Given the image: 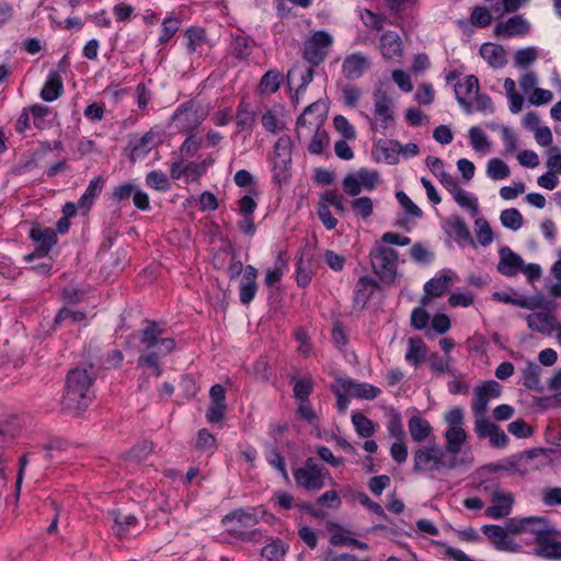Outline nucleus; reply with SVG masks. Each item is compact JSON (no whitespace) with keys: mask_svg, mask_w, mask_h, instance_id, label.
<instances>
[{"mask_svg":"<svg viewBox=\"0 0 561 561\" xmlns=\"http://www.w3.org/2000/svg\"><path fill=\"white\" fill-rule=\"evenodd\" d=\"M413 471L422 472H440L443 470H454L461 466H470L473 461L470 448L465 449L461 454H453L447 451L446 446L443 448L437 444L421 446L413 453Z\"/></svg>","mask_w":561,"mask_h":561,"instance_id":"f257e3e1","label":"nucleus"},{"mask_svg":"<svg viewBox=\"0 0 561 561\" xmlns=\"http://www.w3.org/2000/svg\"><path fill=\"white\" fill-rule=\"evenodd\" d=\"M528 23L520 15H515L505 22H499L494 27L495 36L513 37L524 35L528 31Z\"/></svg>","mask_w":561,"mask_h":561,"instance_id":"412c9836","label":"nucleus"},{"mask_svg":"<svg viewBox=\"0 0 561 561\" xmlns=\"http://www.w3.org/2000/svg\"><path fill=\"white\" fill-rule=\"evenodd\" d=\"M352 423L355 427L356 433L364 438L370 437L375 433V426L371 420H369L363 413L356 412L352 415Z\"/></svg>","mask_w":561,"mask_h":561,"instance_id":"ea45409f","label":"nucleus"},{"mask_svg":"<svg viewBox=\"0 0 561 561\" xmlns=\"http://www.w3.org/2000/svg\"><path fill=\"white\" fill-rule=\"evenodd\" d=\"M104 184V179L98 176L90 181L87 190L78 201V207L81 209H90L94 199L101 194Z\"/></svg>","mask_w":561,"mask_h":561,"instance_id":"2f4dec72","label":"nucleus"},{"mask_svg":"<svg viewBox=\"0 0 561 561\" xmlns=\"http://www.w3.org/2000/svg\"><path fill=\"white\" fill-rule=\"evenodd\" d=\"M280 79H282V75L278 71L268 70L261 78L260 85H259L261 92L268 93V94L275 93L279 89Z\"/></svg>","mask_w":561,"mask_h":561,"instance_id":"79ce46f5","label":"nucleus"},{"mask_svg":"<svg viewBox=\"0 0 561 561\" xmlns=\"http://www.w3.org/2000/svg\"><path fill=\"white\" fill-rule=\"evenodd\" d=\"M557 535L556 528L548 530V535L537 538L535 541L534 553L545 559H561V542L553 540Z\"/></svg>","mask_w":561,"mask_h":561,"instance_id":"2eb2a0df","label":"nucleus"},{"mask_svg":"<svg viewBox=\"0 0 561 561\" xmlns=\"http://www.w3.org/2000/svg\"><path fill=\"white\" fill-rule=\"evenodd\" d=\"M474 225L477 228L478 242L483 247L491 244L493 241V232L489 222L484 218H478Z\"/></svg>","mask_w":561,"mask_h":561,"instance_id":"3c124183","label":"nucleus"},{"mask_svg":"<svg viewBox=\"0 0 561 561\" xmlns=\"http://www.w3.org/2000/svg\"><path fill=\"white\" fill-rule=\"evenodd\" d=\"M540 371L541 368L537 364L529 363L523 370L524 387L529 390L541 392L543 388L540 383Z\"/></svg>","mask_w":561,"mask_h":561,"instance_id":"4c0bfd02","label":"nucleus"},{"mask_svg":"<svg viewBox=\"0 0 561 561\" xmlns=\"http://www.w3.org/2000/svg\"><path fill=\"white\" fill-rule=\"evenodd\" d=\"M445 421L448 424V428L444 434L447 451L453 454L463 453L465 450L462 449V447L467 440V433L462 427V410L460 408H455L450 410L445 415Z\"/></svg>","mask_w":561,"mask_h":561,"instance_id":"0eeeda50","label":"nucleus"},{"mask_svg":"<svg viewBox=\"0 0 561 561\" xmlns=\"http://www.w3.org/2000/svg\"><path fill=\"white\" fill-rule=\"evenodd\" d=\"M156 134L148 131L131 145L130 159L133 161L145 158L156 146Z\"/></svg>","mask_w":561,"mask_h":561,"instance_id":"cd10ccee","label":"nucleus"},{"mask_svg":"<svg viewBox=\"0 0 561 561\" xmlns=\"http://www.w3.org/2000/svg\"><path fill=\"white\" fill-rule=\"evenodd\" d=\"M507 431L518 438H526L533 434L531 427L523 419L510 423Z\"/></svg>","mask_w":561,"mask_h":561,"instance_id":"69168bd1","label":"nucleus"},{"mask_svg":"<svg viewBox=\"0 0 561 561\" xmlns=\"http://www.w3.org/2000/svg\"><path fill=\"white\" fill-rule=\"evenodd\" d=\"M502 386L495 380L484 381L473 391L472 411L473 414H485L491 399L501 396Z\"/></svg>","mask_w":561,"mask_h":561,"instance_id":"f8f14e48","label":"nucleus"},{"mask_svg":"<svg viewBox=\"0 0 561 561\" xmlns=\"http://www.w3.org/2000/svg\"><path fill=\"white\" fill-rule=\"evenodd\" d=\"M402 51V41L396 32L387 31L380 36V53L385 59L401 58Z\"/></svg>","mask_w":561,"mask_h":561,"instance_id":"5701e85b","label":"nucleus"},{"mask_svg":"<svg viewBox=\"0 0 561 561\" xmlns=\"http://www.w3.org/2000/svg\"><path fill=\"white\" fill-rule=\"evenodd\" d=\"M266 459L268 463L277 469L284 478H288L284 457L280 455L277 446L273 444H266Z\"/></svg>","mask_w":561,"mask_h":561,"instance_id":"49530a36","label":"nucleus"},{"mask_svg":"<svg viewBox=\"0 0 561 561\" xmlns=\"http://www.w3.org/2000/svg\"><path fill=\"white\" fill-rule=\"evenodd\" d=\"M107 516L113 520L112 530L117 538L126 537L129 534L130 529L136 527V525L138 524V519L136 518V516L130 514H124L118 510L110 511L107 513Z\"/></svg>","mask_w":561,"mask_h":561,"instance_id":"4be33fe9","label":"nucleus"},{"mask_svg":"<svg viewBox=\"0 0 561 561\" xmlns=\"http://www.w3.org/2000/svg\"><path fill=\"white\" fill-rule=\"evenodd\" d=\"M236 123L239 131L251 133L255 124V112L251 110L250 103L242 99L237 107Z\"/></svg>","mask_w":561,"mask_h":561,"instance_id":"a878e982","label":"nucleus"},{"mask_svg":"<svg viewBox=\"0 0 561 561\" xmlns=\"http://www.w3.org/2000/svg\"><path fill=\"white\" fill-rule=\"evenodd\" d=\"M335 129L346 139H355L356 131L343 115H336L333 119Z\"/></svg>","mask_w":561,"mask_h":561,"instance_id":"0e129e2a","label":"nucleus"},{"mask_svg":"<svg viewBox=\"0 0 561 561\" xmlns=\"http://www.w3.org/2000/svg\"><path fill=\"white\" fill-rule=\"evenodd\" d=\"M526 320L530 330L548 335L551 334L556 324L554 317L545 312L530 313L527 316Z\"/></svg>","mask_w":561,"mask_h":561,"instance_id":"393cba45","label":"nucleus"},{"mask_svg":"<svg viewBox=\"0 0 561 561\" xmlns=\"http://www.w3.org/2000/svg\"><path fill=\"white\" fill-rule=\"evenodd\" d=\"M136 187L137 185L131 182L119 184L113 188L112 197L117 203L128 201L133 196Z\"/></svg>","mask_w":561,"mask_h":561,"instance_id":"680f3d73","label":"nucleus"},{"mask_svg":"<svg viewBox=\"0 0 561 561\" xmlns=\"http://www.w3.org/2000/svg\"><path fill=\"white\" fill-rule=\"evenodd\" d=\"M179 26H180V21L178 19H175V18L164 19V21L162 22V30H161V35L159 37V42L161 44H165L167 42H169L173 37V35L178 32Z\"/></svg>","mask_w":561,"mask_h":561,"instance_id":"bf43d9fd","label":"nucleus"},{"mask_svg":"<svg viewBox=\"0 0 561 561\" xmlns=\"http://www.w3.org/2000/svg\"><path fill=\"white\" fill-rule=\"evenodd\" d=\"M369 255L374 273L381 282L392 284L397 277L398 252L376 242Z\"/></svg>","mask_w":561,"mask_h":561,"instance_id":"39448f33","label":"nucleus"},{"mask_svg":"<svg viewBox=\"0 0 561 561\" xmlns=\"http://www.w3.org/2000/svg\"><path fill=\"white\" fill-rule=\"evenodd\" d=\"M146 184L160 192H167L170 190L171 184L165 173L160 170H154L146 175Z\"/></svg>","mask_w":561,"mask_h":561,"instance_id":"37998d69","label":"nucleus"},{"mask_svg":"<svg viewBox=\"0 0 561 561\" xmlns=\"http://www.w3.org/2000/svg\"><path fill=\"white\" fill-rule=\"evenodd\" d=\"M28 236L32 241L37 243V245L32 253L24 257L27 262L46 256L58 240L57 233L54 229L42 227L38 224L33 226Z\"/></svg>","mask_w":561,"mask_h":561,"instance_id":"9b49d317","label":"nucleus"},{"mask_svg":"<svg viewBox=\"0 0 561 561\" xmlns=\"http://www.w3.org/2000/svg\"><path fill=\"white\" fill-rule=\"evenodd\" d=\"M173 121L180 130L190 133L196 129L202 121L197 115V111L190 103L182 104L173 115Z\"/></svg>","mask_w":561,"mask_h":561,"instance_id":"aec40b11","label":"nucleus"},{"mask_svg":"<svg viewBox=\"0 0 561 561\" xmlns=\"http://www.w3.org/2000/svg\"><path fill=\"white\" fill-rule=\"evenodd\" d=\"M254 41L244 34L232 35L230 53L238 60H245L252 54Z\"/></svg>","mask_w":561,"mask_h":561,"instance_id":"bb28decb","label":"nucleus"},{"mask_svg":"<svg viewBox=\"0 0 561 561\" xmlns=\"http://www.w3.org/2000/svg\"><path fill=\"white\" fill-rule=\"evenodd\" d=\"M470 21L474 26L486 27L492 22V15L486 8L476 7L471 12Z\"/></svg>","mask_w":561,"mask_h":561,"instance_id":"13d9d810","label":"nucleus"},{"mask_svg":"<svg viewBox=\"0 0 561 561\" xmlns=\"http://www.w3.org/2000/svg\"><path fill=\"white\" fill-rule=\"evenodd\" d=\"M355 175L359 180L362 187L367 191H373L379 180V174L377 171H370L365 168L358 170Z\"/></svg>","mask_w":561,"mask_h":561,"instance_id":"4d7b16f0","label":"nucleus"},{"mask_svg":"<svg viewBox=\"0 0 561 561\" xmlns=\"http://www.w3.org/2000/svg\"><path fill=\"white\" fill-rule=\"evenodd\" d=\"M256 277L257 270L252 265H247L239 285L240 302L244 306H248L256 295Z\"/></svg>","mask_w":561,"mask_h":561,"instance_id":"6ab92c4d","label":"nucleus"},{"mask_svg":"<svg viewBox=\"0 0 561 561\" xmlns=\"http://www.w3.org/2000/svg\"><path fill=\"white\" fill-rule=\"evenodd\" d=\"M317 108H319L317 103L310 104L296 122V133L299 140L312 134L311 141L308 145V151L312 154L322 153L324 147L329 144V135L327 130L322 128L323 117L321 115L312 117Z\"/></svg>","mask_w":561,"mask_h":561,"instance_id":"20e7f679","label":"nucleus"},{"mask_svg":"<svg viewBox=\"0 0 561 561\" xmlns=\"http://www.w3.org/2000/svg\"><path fill=\"white\" fill-rule=\"evenodd\" d=\"M291 381H294V397L301 403L309 402V396L312 393L314 387L313 379L311 377L297 378L294 376L291 377Z\"/></svg>","mask_w":561,"mask_h":561,"instance_id":"c9c22d12","label":"nucleus"},{"mask_svg":"<svg viewBox=\"0 0 561 561\" xmlns=\"http://www.w3.org/2000/svg\"><path fill=\"white\" fill-rule=\"evenodd\" d=\"M359 16L362 22L367 26L375 31H380L385 25V16L377 14L368 9H363L359 12Z\"/></svg>","mask_w":561,"mask_h":561,"instance_id":"5fc2aeb1","label":"nucleus"},{"mask_svg":"<svg viewBox=\"0 0 561 561\" xmlns=\"http://www.w3.org/2000/svg\"><path fill=\"white\" fill-rule=\"evenodd\" d=\"M94 379L92 370L71 369L66 378L65 392L60 401L61 410L72 415L87 410L93 399L91 387Z\"/></svg>","mask_w":561,"mask_h":561,"instance_id":"f03ea898","label":"nucleus"},{"mask_svg":"<svg viewBox=\"0 0 561 561\" xmlns=\"http://www.w3.org/2000/svg\"><path fill=\"white\" fill-rule=\"evenodd\" d=\"M479 54L492 68H503L507 64L506 51L501 45L484 43L481 45Z\"/></svg>","mask_w":561,"mask_h":561,"instance_id":"b1692460","label":"nucleus"},{"mask_svg":"<svg viewBox=\"0 0 561 561\" xmlns=\"http://www.w3.org/2000/svg\"><path fill=\"white\" fill-rule=\"evenodd\" d=\"M448 226L458 242H469L474 244L470 230L461 217H453L448 220Z\"/></svg>","mask_w":561,"mask_h":561,"instance_id":"58836bf2","label":"nucleus"},{"mask_svg":"<svg viewBox=\"0 0 561 561\" xmlns=\"http://www.w3.org/2000/svg\"><path fill=\"white\" fill-rule=\"evenodd\" d=\"M456 203L470 211L471 216H477L479 207L476 198H471L465 190L459 187L454 194Z\"/></svg>","mask_w":561,"mask_h":561,"instance_id":"8fccbe9b","label":"nucleus"},{"mask_svg":"<svg viewBox=\"0 0 561 561\" xmlns=\"http://www.w3.org/2000/svg\"><path fill=\"white\" fill-rule=\"evenodd\" d=\"M474 111L483 114L494 113V105L492 99L488 94L480 93V91H477L473 104V112Z\"/></svg>","mask_w":561,"mask_h":561,"instance_id":"052dcab7","label":"nucleus"},{"mask_svg":"<svg viewBox=\"0 0 561 561\" xmlns=\"http://www.w3.org/2000/svg\"><path fill=\"white\" fill-rule=\"evenodd\" d=\"M482 533L492 541L497 550H508V537L506 528L499 525H484Z\"/></svg>","mask_w":561,"mask_h":561,"instance_id":"473e14b6","label":"nucleus"},{"mask_svg":"<svg viewBox=\"0 0 561 561\" xmlns=\"http://www.w3.org/2000/svg\"><path fill=\"white\" fill-rule=\"evenodd\" d=\"M164 333L165 329L162 325L148 321L140 337L146 354L139 356L137 365L152 368L157 377L162 374L160 358L169 355L175 347L174 339L164 336Z\"/></svg>","mask_w":561,"mask_h":561,"instance_id":"7ed1b4c3","label":"nucleus"},{"mask_svg":"<svg viewBox=\"0 0 561 561\" xmlns=\"http://www.w3.org/2000/svg\"><path fill=\"white\" fill-rule=\"evenodd\" d=\"M500 220L505 228L514 231L518 230L524 224V218L516 208L504 209L500 215Z\"/></svg>","mask_w":561,"mask_h":561,"instance_id":"a19ab883","label":"nucleus"},{"mask_svg":"<svg viewBox=\"0 0 561 561\" xmlns=\"http://www.w3.org/2000/svg\"><path fill=\"white\" fill-rule=\"evenodd\" d=\"M291 148V139L287 135L280 136L274 145L271 162L273 181L278 185L286 183L290 178Z\"/></svg>","mask_w":561,"mask_h":561,"instance_id":"423d86ee","label":"nucleus"},{"mask_svg":"<svg viewBox=\"0 0 561 561\" xmlns=\"http://www.w3.org/2000/svg\"><path fill=\"white\" fill-rule=\"evenodd\" d=\"M375 103V115L380 117V123L371 122V129H378V127L386 129L389 123L393 121V113L391 111V99L385 91L377 90L374 93Z\"/></svg>","mask_w":561,"mask_h":561,"instance_id":"4468645a","label":"nucleus"},{"mask_svg":"<svg viewBox=\"0 0 561 561\" xmlns=\"http://www.w3.org/2000/svg\"><path fill=\"white\" fill-rule=\"evenodd\" d=\"M541 500L547 506L561 505V488H546L541 491Z\"/></svg>","mask_w":561,"mask_h":561,"instance_id":"338daca9","label":"nucleus"},{"mask_svg":"<svg viewBox=\"0 0 561 561\" xmlns=\"http://www.w3.org/2000/svg\"><path fill=\"white\" fill-rule=\"evenodd\" d=\"M483 490L489 493L493 505L485 510V515L493 519H500L511 514L514 496L511 492L504 491L494 483L484 484Z\"/></svg>","mask_w":561,"mask_h":561,"instance_id":"1a4fd4ad","label":"nucleus"},{"mask_svg":"<svg viewBox=\"0 0 561 561\" xmlns=\"http://www.w3.org/2000/svg\"><path fill=\"white\" fill-rule=\"evenodd\" d=\"M371 67L370 58L360 53H352L347 55L342 64V73L350 81L362 78Z\"/></svg>","mask_w":561,"mask_h":561,"instance_id":"ddd939ff","label":"nucleus"},{"mask_svg":"<svg viewBox=\"0 0 561 561\" xmlns=\"http://www.w3.org/2000/svg\"><path fill=\"white\" fill-rule=\"evenodd\" d=\"M474 91H480L479 80L474 75H469L463 79V82L455 84L456 99L459 105L467 114L473 113V103L467 96Z\"/></svg>","mask_w":561,"mask_h":561,"instance_id":"f3484780","label":"nucleus"},{"mask_svg":"<svg viewBox=\"0 0 561 561\" xmlns=\"http://www.w3.org/2000/svg\"><path fill=\"white\" fill-rule=\"evenodd\" d=\"M328 55V51H322L310 42H306L304 49V58L310 64L312 67L319 66Z\"/></svg>","mask_w":561,"mask_h":561,"instance_id":"6e6d98bb","label":"nucleus"},{"mask_svg":"<svg viewBox=\"0 0 561 561\" xmlns=\"http://www.w3.org/2000/svg\"><path fill=\"white\" fill-rule=\"evenodd\" d=\"M546 164L550 171L561 174V150L559 147L549 148Z\"/></svg>","mask_w":561,"mask_h":561,"instance_id":"774afa93","label":"nucleus"},{"mask_svg":"<svg viewBox=\"0 0 561 561\" xmlns=\"http://www.w3.org/2000/svg\"><path fill=\"white\" fill-rule=\"evenodd\" d=\"M408 427L412 439L416 443L424 442L432 433L428 421L419 415H413L409 420Z\"/></svg>","mask_w":561,"mask_h":561,"instance_id":"c756f323","label":"nucleus"},{"mask_svg":"<svg viewBox=\"0 0 561 561\" xmlns=\"http://www.w3.org/2000/svg\"><path fill=\"white\" fill-rule=\"evenodd\" d=\"M396 197L407 214L417 218L423 216L422 209L404 192H397Z\"/></svg>","mask_w":561,"mask_h":561,"instance_id":"e2e57ef3","label":"nucleus"},{"mask_svg":"<svg viewBox=\"0 0 561 561\" xmlns=\"http://www.w3.org/2000/svg\"><path fill=\"white\" fill-rule=\"evenodd\" d=\"M257 518L254 514L242 510L227 514L221 523L228 531L241 539H252L254 531H251L256 524Z\"/></svg>","mask_w":561,"mask_h":561,"instance_id":"9d476101","label":"nucleus"},{"mask_svg":"<svg viewBox=\"0 0 561 561\" xmlns=\"http://www.w3.org/2000/svg\"><path fill=\"white\" fill-rule=\"evenodd\" d=\"M476 417V427L474 431L480 438L490 437L492 433L497 430V425L490 422L485 414H474Z\"/></svg>","mask_w":561,"mask_h":561,"instance_id":"864d4df0","label":"nucleus"},{"mask_svg":"<svg viewBox=\"0 0 561 561\" xmlns=\"http://www.w3.org/2000/svg\"><path fill=\"white\" fill-rule=\"evenodd\" d=\"M408 343L405 360L417 367L425 359L427 347L421 337H410Z\"/></svg>","mask_w":561,"mask_h":561,"instance_id":"7c9ffc66","label":"nucleus"},{"mask_svg":"<svg viewBox=\"0 0 561 561\" xmlns=\"http://www.w3.org/2000/svg\"><path fill=\"white\" fill-rule=\"evenodd\" d=\"M351 207L357 216H360L363 219H366L373 214L374 203L370 197L363 196L354 198L351 202Z\"/></svg>","mask_w":561,"mask_h":561,"instance_id":"de8ad7c7","label":"nucleus"},{"mask_svg":"<svg viewBox=\"0 0 561 561\" xmlns=\"http://www.w3.org/2000/svg\"><path fill=\"white\" fill-rule=\"evenodd\" d=\"M64 91L61 77L57 72H50L42 88L41 98L46 102L58 99Z\"/></svg>","mask_w":561,"mask_h":561,"instance_id":"c85d7f7f","label":"nucleus"},{"mask_svg":"<svg viewBox=\"0 0 561 561\" xmlns=\"http://www.w3.org/2000/svg\"><path fill=\"white\" fill-rule=\"evenodd\" d=\"M327 474H329V471L319 465L314 458H308L302 468L294 471L297 485L309 491L322 489Z\"/></svg>","mask_w":561,"mask_h":561,"instance_id":"6e6552de","label":"nucleus"},{"mask_svg":"<svg viewBox=\"0 0 561 561\" xmlns=\"http://www.w3.org/2000/svg\"><path fill=\"white\" fill-rule=\"evenodd\" d=\"M314 67L310 66L307 69H301L299 66L293 67L287 73L288 83L291 84L296 78L299 79L297 93L305 91L308 84L312 81L314 75Z\"/></svg>","mask_w":561,"mask_h":561,"instance_id":"e433bc0d","label":"nucleus"},{"mask_svg":"<svg viewBox=\"0 0 561 561\" xmlns=\"http://www.w3.org/2000/svg\"><path fill=\"white\" fill-rule=\"evenodd\" d=\"M286 552L285 545L280 539L274 540L262 548L261 554L268 561L279 560Z\"/></svg>","mask_w":561,"mask_h":561,"instance_id":"09e8293b","label":"nucleus"},{"mask_svg":"<svg viewBox=\"0 0 561 561\" xmlns=\"http://www.w3.org/2000/svg\"><path fill=\"white\" fill-rule=\"evenodd\" d=\"M497 272L506 277L516 276L523 267V259L508 247L499 250Z\"/></svg>","mask_w":561,"mask_h":561,"instance_id":"dca6fc26","label":"nucleus"},{"mask_svg":"<svg viewBox=\"0 0 561 561\" xmlns=\"http://www.w3.org/2000/svg\"><path fill=\"white\" fill-rule=\"evenodd\" d=\"M451 278L448 275H442L426 282L424 285V291L434 297H440L448 288Z\"/></svg>","mask_w":561,"mask_h":561,"instance_id":"c03bdc74","label":"nucleus"},{"mask_svg":"<svg viewBox=\"0 0 561 561\" xmlns=\"http://www.w3.org/2000/svg\"><path fill=\"white\" fill-rule=\"evenodd\" d=\"M525 533L533 534L535 536V541L537 538H540L543 535H548V530L554 528L549 519L543 516H529L525 517Z\"/></svg>","mask_w":561,"mask_h":561,"instance_id":"72a5a7b5","label":"nucleus"},{"mask_svg":"<svg viewBox=\"0 0 561 561\" xmlns=\"http://www.w3.org/2000/svg\"><path fill=\"white\" fill-rule=\"evenodd\" d=\"M341 387L347 391L351 397L364 400L377 398L381 390L367 382H357L351 378H340Z\"/></svg>","mask_w":561,"mask_h":561,"instance_id":"a211bd4d","label":"nucleus"},{"mask_svg":"<svg viewBox=\"0 0 561 561\" xmlns=\"http://www.w3.org/2000/svg\"><path fill=\"white\" fill-rule=\"evenodd\" d=\"M469 138L472 148L476 151H489L490 144L485 134L479 127H471L469 129Z\"/></svg>","mask_w":561,"mask_h":561,"instance_id":"603ef678","label":"nucleus"},{"mask_svg":"<svg viewBox=\"0 0 561 561\" xmlns=\"http://www.w3.org/2000/svg\"><path fill=\"white\" fill-rule=\"evenodd\" d=\"M378 287L376 279L368 276L360 277L355 285V301L366 304L374 290Z\"/></svg>","mask_w":561,"mask_h":561,"instance_id":"f704fd0d","label":"nucleus"},{"mask_svg":"<svg viewBox=\"0 0 561 561\" xmlns=\"http://www.w3.org/2000/svg\"><path fill=\"white\" fill-rule=\"evenodd\" d=\"M486 173L492 180H504L510 175V168L501 159L493 158L488 162Z\"/></svg>","mask_w":561,"mask_h":561,"instance_id":"a18cd8bd","label":"nucleus"}]
</instances>
